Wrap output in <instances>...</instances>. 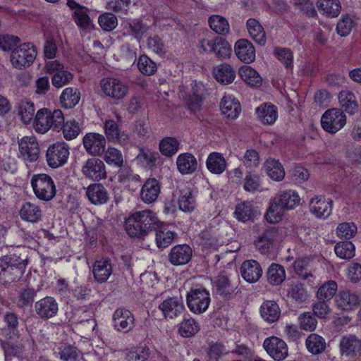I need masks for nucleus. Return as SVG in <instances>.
<instances>
[{
    "mask_svg": "<svg viewBox=\"0 0 361 361\" xmlns=\"http://www.w3.org/2000/svg\"><path fill=\"white\" fill-rule=\"evenodd\" d=\"M156 214L149 209L135 212L125 221L126 233L133 238H145L159 224Z\"/></svg>",
    "mask_w": 361,
    "mask_h": 361,
    "instance_id": "1",
    "label": "nucleus"
},
{
    "mask_svg": "<svg viewBox=\"0 0 361 361\" xmlns=\"http://www.w3.org/2000/svg\"><path fill=\"white\" fill-rule=\"evenodd\" d=\"M300 198L293 190L279 192L271 200L269 207L265 214L267 221L277 223L282 219L285 210L293 209L298 205Z\"/></svg>",
    "mask_w": 361,
    "mask_h": 361,
    "instance_id": "2",
    "label": "nucleus"
},
{
    "mask_svg": "<svg viewBox=\"0 0 361 361\" xmlns=\"http://www.w3.org/2000/svg\"><path fill=\"white\" fill-rule=\"evenodd\" d=\"M27 259L16 255L0 258V283L13 282L24 274Z\"/></svg>",
    "mask_w": 361,
    "mask_h": 361,
    "instance_id": "3",
    "label": "nucleus"
},
{
    "mask_svg": "<svg viewBox=\"0 0 361 361\" xmlns=\"http://www.w3.org/2000/svg\"><path fill=\"white\" fill-rule=\"evenodd\" d=\"M31 185L36 197L44 201H50L56 195V189L51 176L45 173L34 175Z\"/></svg>",
    "mask_w": 361,
    "mask_h": 361,
    "instance_id": "4",
    "label": "nucleus"
},
{
    "mask_svg": "<svg viewBox=\"0 0 361 361\" xmlns=\"http://www.w3.org/2000/svg\"><path fill=\"white\" fill-rule=\"evenodd\" d=\"M209 293L203 287L192 288L187 294V305L194 313L204 312L210 303Z\"/></svg>",
    "mask_w": 361,
    "mask_h": 361,
    "instance_id": "5",
    "label": "nucleus"
},
{
    "mask_svg": "<svg viewBox=\"0 0 361 361\" xmlns=\"http://www.w3.org/2000/svg\"><path fill=\"white\" fill-rule=\"evenodd\" d=\"M346 123V117L340 109H328L323 114L321 123L323 129L330 133H335L341 129Z\"/></svg>",
    "mask_w": 361,
    "mask_h": 361,
    "instance_id": "6",
    "label": "nucleus"
},
{
    "mask_svg": "<svg viewBox=\"0 0 361 361\" xmlns=\"http://www.w3.org/2000/svg\"><path fill=\"white\" fill-rule=\"evenodd\" d=\"M69 156V147L65 142H56L51 145L46 154L48 165L58 168L66 163Z\"/></svg>",
    "mask_w": 361,
    "mask_h": 361,
    "instance_id": "7",
    "label": "nucleus"
},
{
    "mask_svg": "<svg viewBox=\"0 0 361 361\" xmlns=\"http://www.w3.org/2000/svg\"><path fill=\"white\" fill-rule=\"evenodd\" d=\"M37 56L35 47H16L11 54V62L16 68L30 66Z\"/></svg>",
    "mask_w": 361,
    "mask_h": 361,
    "instance_id": "8",
    "label": "nucleus"
},
{
    "mask_svg": "<svg viewBox=\"0 0 361 361\" xmlns=\"http://www.w3.org/2000/svg\"><path fill=\"white\" fill-rule=\"evenodd\" d=\"M263 347L269 355L276 361H281L288 356V346L284 341L276 336L267 338Z\"/></svg>",
    "mask_w": 361,
    "mask_h": 361,
    "instance_id": "9",
    "label": "nucleus"
},
{
    "mask_svg": "<svg viewBox=\"0 0 361 361\" xmlns=\"http://www.w3.org/2000/svg\"><path fill=\"white\" fill-rule=\"evenodd\" d=\"M208 23L210 28L216 34L221 36L216 37L212 43H208V45H228L229 43L222 37L228 34L230 31V26L228 20L223 16L213 15L208 19Z\"/></svg>",
    "mask_w": 361,
    "mask_h": 361,
    "instance_id": "10",
    "label": "nucleus"
},
{
    "mask_svg": "<svg viewBox=\"0 0 361 361\" xmlns=\"http://www.w3.org/2000/svg\"><path fill=\"white\" fill-rule=\"evenodd\" d=\"M20 156L29 162L37 160L39 147L37 139L33 136H25L18 141Z\"/></svg>",
    "mask_w": 361,
    "mask_h": 361,
    "instance_id": "11",
    "label": "nucleus"
},
{
    "mask_svg": "<svg viewBox=\"0 0 361 361\" xmlns=\"http://www.w3.org/2000/svg\"><path fill=\"white\" fill-rule=\"evenodd\" d=\"M84 176L94 181L106 178V172L104 162L98 158L88 159L82 166Z\"/></svg>",
    "mask_w": 361,
    "mask_h": 361,
    "instance_id": "12",
    "label": "nucleus"
},
{
    "mask_svg": "<svg viewBox=\"0 0 361 361\" xmlns=\"http://www.w3.org/2000/svg\"><path fill=\"white\" fill-rule=\"evenodd\" d=\"M159 309L166 319H173L182 314L185 306L181 298L169 297L159 305Z\"/></svg>",
    "mask_w": 361,
    "mask_h": 361,
    "instance_id": "13",
    "label": "nucleus"
},
{
    "mask_svg": "<svg viewBox=\"0 0 361 361\" xmlns=\"http://www.w3.org/2000/svg\"><path fill=\"white\" fill-rule=\"evenodd\" d=\"M104 93L114 99H123L128 93V87L116 78H104L101 81Z\"/></svg>",
    "mask_w": 361,
    "mask_h": 361,
    "instance_id": "14",
    "label": "nucleus"
},
{
    "mask_svg": "<svg viewBox=\"0 0 361 361\" xmlns=\"http://www.w3.org/2000/svg\"><path fill=\"white\" fill-rule=\"evenodd\" d=\"M35 310L40 319L47 320L56 315L59 305L53 297L47 296L35 302Z\"/></svg>",
    "mask_w": 361,
    "mask_h": 361,
    "instance_id": "15",
    "label": "nucleus"
},
{
    "mask_svg": "<svg viewBox=\"0 0 361 361\" xmlns=\"http://www.w3.org/2000/svg\"><path fill=\"white\" fill-rule=\"evenodd\" d=\"M238 282L232 281L224 274H219L214 282L215 292L224 299L229 300L235 295Z\"/></svg>",
    "mask_w": 361,
    "mask_h": 361,
    "instance_id": "16",
    "label": "nucleus"
},
{
    "mask_svg": "<svg viewBox=\"0 0 361 361\" xmlns=\"http://www.w3.org/2000/svg\"><path fill=\"white\" fill-rule=\"evenodd\" d=\"M134 316L128 310L118 308L113 314L114 326L118 331L129 332L134 328Z\"/></svg>",
    "mask_w": 361,
    "mask_h": 361,
    "instance_id": "17",
    "label": "nucleus"
},
{
    "mask_svg": "<svg viewBox=\"0 0 361 361\" xmlns=\"http://www.w3.org/2000/svg\"><path fill=\"white\" fill-rule=\"evenodd\" d=\"M192 256V250L188 245H177L171 248L169 261L174 266L185 265L191 260Z\"/></svg>",
    "mask_w": 361,
    "mask_h": 361,
    "instance_id": "18",
    "label": "nucleus"
},
{
    "mask_svg": "<svg viewBox=\"0 0 361 361\" xmlns=\"http://www.w3.org/2000/svg\"><path fill=\"white\" fill-rule=\"evenodd\" d=\"M83 145L89 154L99 155L104 152L106 140L101 134L90 133L84 137Z\"/></svg>",
    "mask_w": 361,
    "mask_h": 361,
    "instance_id": "19",
    "label": "nucleus"
},
{
    "mask_svg": "<svg viewBox=\"0 0 361 361\" xmlns=\"http://www.w3.org/2000/svg\"><path fill=\"white\" fill-rule=\"evenodd\" d=\"M339 347L342 355L355 357L361 352V340L353 334L343 336L340 341Z\"/></svg>",
    "mask_w": 361,
    "mask_h": 361,
    "instance_id": "20",
    "label": "nucleus"
},
{
    "mask_svg": "<svg viewBox=\"0 0 361 361\" xmlns=\"http://www.w3.org/2000/svg\"><path fill=\"white\" fill-rule=\"evenodd\" d=\"M90 202L94 205L104 204L109 200V195L106 188L101 183L90 184L86 190Z\"/></svg>",
    "mask_w": 361,
    "mask_h": 361,
    "instance_id": "21",
    "label": "nucleus"
},
{
    "mask_svg": "<svg viewBox=\"0 0 361 361\" xmlns=\"http://www.w3.org/2000/svg\"><path fill=\"white\" fill-rule=\"evenodd\" d=\"M160 191L159 182L155 178H149L142 185L140 192V198L147 204L153 203L157 200Z\"/></svg>",
    "mask_w": 361,
    "mask_h": 361,
    "instance_id": "22",
    "label": "nucleus"
},
{
    "mask_svg": "<svg viewBox=\"0 0 361 361\" xmlns=\"http://www.w3.org/2000/svg\"><path fill=\"white\" fill-rule=\"evenodd\" d=\"M332 200L319 196L312 198L310 202V211L318 218H326L332 212Z\"/></svg>",
    "mask_w": 361,
    "mask_h": 361,
    "instance_id": "23",
    "label": "nucleus"
},
{
    "mask_svg": "<svg viewBox=\"0 0 361 361\" xmlns=\"http://www.w3.org/2000/svg\"><path fill=\"white\" fill-rule=\"evenodd\" d=\"M336 302L340 309L348 311L359 307L360 300L359 296L350 290L339 292L336 295Z\"/></svg>",
    "mask_w": 361,
    "mask_h": 361,
    "instance_id": "24",
    "label": "nucleus"
},
{
    "mask_svg": "<svg viewBox=\"0 0 361 361\" xmlns=\"http://www.w3.org/2000/svg\"><path fill=\"white\" fill-rule=\"evenodd\" d=\"M243 278L249 283L257 282L262 275V269L255 260H247L240 267Z\"/></svg>",
    "mask_w": 361,
    "mask_h": 361,
    "instance_id": "25",
    "label": "nucleus"
},
{
    "mask_svg": "<svg viewBox=\"0 0 361 361\" xmlns=\"http://www.w3.org/2000/svg\"><path fill=\"white\" fill-rule=\"evenodd\" d=\"M94 279L100 283L106 282L112 273V265L109 259L97 260L93 265Z\"/></svg>",
    "mask_w": 361,
    "mask_h": 361,
    "instance_id": "26",
    "label": "nucleus"
},
{
    "mask_svg": "<svg viewBox=\"0 0 361 361\" xmlns=\"http://www.w3.org/2000/svg\"><path fill=\"white\" fill-rule=\"evenodd\" d=\"M176 165L181 174H191L197 170V161L192 154L183 153L178 157Z\"/></svg>",
    "mask_w": 361,
    "mask_h": 361,
    "instance_id": "27",
    "label": "nucleus"
},
{
    "mask_svg": "<svg viewBox=\"0 0 361 361\" xmlns=\"http://www.w3.org/2000/svg\"><path fill=\"white\" fill-rule=\"evenodd\" d=\"M19 214L23 220L33 224L41 221L42 216V212L39 206L30 202L22 205Z\"/></svg>",
    "mask_w": 361,
    "mask_h": 361,
    "instance_id": "28",
    "label": "nucleus"
},
{
    "mask_svg": "<svg viewBox=\"0 0 361 361\" xmlns=\"http://www.w3.org/2000/svg\"><path fill=\"white\" fill-rule=\"evenodd\" d=\"M260 314L266 322L272 323L279 319L281 310L275 301L266 300L260 307Z\"/></svg>",
    "mask_w": 361,
    "mask_h": 361,
    "instance_id": "29",
    "label": "nucleus"
},
{
    "mask_svg": "<svg viewBox=\"0 0 361 361\" xmlns=\"http://www.w3.org/2000/svg\"><path fill=\"white\" fill-rule=\"evenodd\" d=\"M105 134L109 140L118 141L121 144H126L128 141V135L121 132L114 120H108L104 126Z\"/></svg>",
    "mask_w": 361,
    "mask_h": 361,
    "instance_id": "30",
    "label": "nucleus"
},
{
    "mask_svg": "<svg viewBox=\"0 0 361 361\" xmlns=\"http://www.w3.org/2000/svg\"><path fill=\"white\" fill-rule=\"evenodd\" d=\"M213 74L215 79L224 85L231 83L235 78V71L226 63H222L214 68Z\"/></svg>",
    "mask_w": 361,
    "mask_h": 361,
    "instance_id": "31",
    "label": "nucleus"
},
{
    "mask_svg": "<svg viewBox=\"0 0 361 361\" xmlns=\"http://www.w3.org/2000/svg\"><path fill=\"white\" fill-rule=\"evenodd\" d=\"M54 353L62 361H80V350L71 344L61 343L55 350Z\"/></svg>",
    "mask_w": 361,
    "mask_h": 361,
    "instance_id": "32",
    "label": "nucleus"
},
{
    "mask_svg": "<svg viewBox=\"0 0 361 361\" xmlns=\"http://www.w3.org/2000/svg\"><path fill=\"white\" fill-rule=\"evenodd\" d=\"M276 237V231L274 228L264 231L255 241L256 248L262 254L268 252L272 247L273 242Z\"/></svg>",
    "mask_w": 361,
    "mask_h": 361,
    "instance_id": "33",
    "label": "nucleus"
},
{
    "mask_svg": "<svg viewBox=\"0 0 361 361\" xmlns=\"http://www.w3.org/2000/svg\"><path fill=\"white\" fill-rule=\"evenodd\" d=\"M221 109L224 114L231 118H236L241 110L239 102L231 95H225L223 97Z\"/></svg>",
    "mask_w": 361,
    "mask_h": 361,
    "instance_id": "34",
    "label": "nucleus"
},
{
    "mask_svg": "<svg viewBox=\"0 0 361 361\" xmlns=\"http://www.w3.org/2000/svg\"><path fill=\"white\" fill-rule=\"evenodd\" d=\"M206 166L212 173L221 174L226 167V162L221 154L218 152L210 153L207 159Z\"/></svg>",
    "mask_w": 361,
    "mask_h": 361,
    "instance_id": "35",
    "label": "nucleus"
},
{
    "mask_svg": "<svg viewBox=\"0 0 361 361\" xmlns=\"http://www.w3.org/2000/svg\"><path fill=\"white\" fill-rule=\"evenodd\" d=\"M204 97V90L202 88V85H195L192 87V94L189 96L187 105L190 111L196 114L197 112L200 111L202 104V100Z\"/></svg>",
    "mask_w": 361,
    "mask_h": 361,
    "instance_id": "36",
    "label": "nucleus"
},
{
    "mask_svg": "<svg viewBox=\"0 0 361 361\" xmlns=\"http://www.w3.org/2000/svg\"><path fill=\"white\" fill-rule=\"evenodd\" d=\"M50 111L47 109L39 110L35 117L34 128L37 132L45 133L51 128L50 121Z\"/></svg>",
    "mask_w": 361,
    "mask_h": 361,
    "instance_id": "37",
    "label": "nucleus"
},
{
    "mask_svg": "<svg viewBox=\"0 0 361 361\" xmlns=\"http://www.w3.org/2000/svg\"><path fill=\"white\" fill-rule=\"evenodd\" d=\"M247 28L252 39L258 44L264 45L266 42V35L260 23L254 18L247 21Z\"/></svg>",
    "mask_w": 361,
    "mask_h": 361,
    "instance_id": "38",
    "label": "nucleus"
},
{
    "mask_svg": "<svg viewBox=\"0 0 361 361\" xmlns=\"http://www.w3.org/2000/svg\"><path fill=\"white\" fill-rule=\"evenodd\" d=\"M265 171L273 180H281L285 176V171L282 164L277 160L269 159L264 164Z\"/></svg>",
    "mask_w": 361,
    "mask_h": 361,
    "instance_id": "39",
    "label": "nucleus"
},
{
    "mask_svg": "<svg viewBox=\"0 0 361 361\" xmlns=\"http://www.w3.org/2000/svg\"><path fill=\"white\" fill-rule=\"evenodd\" d=\"M266 274L268 282L271 285H280L286 279L285 269L283 266L278 264H271Z\"/></svg>",
    "mask_w": 361,
    "mask_h": 361,
    "instance_id": "40",
    "label": "nucleus"
},
{
    "mask_svg": "<svg viewBox=\"0 0 361 361\" xmlns=\"http://www.w3.org/2000/svg\"><path fill=\"white\" fill-rule=\"evenodd\" d=\"M80 99V93L77 89L67 87L63 91L60 97V102L63 107L71 109L79 102Z\"/></svg>",
    "mask_w": 361,
    "mask_h": 361,
    "instance_id": "41",
    "label": "nucleus"
},
{
    "mask_svg": "<svg viewBox=\"0 0 361 361\" xmlns=\"http://www.w3.org/2000/svg\"><path fill=\"white\" fill-rule=\"evenodd\" d=\"M317 6L319 10L323 11L324 14L331 18L338 16L341 9L338 0H319Z\"/></svg>",
    "mask_w": 361,
    "mask_h": 361,
    "instance_id": "42",
    "label": "nucleus"
},
{
    "mask_svg": "<svg viewBox=\"0 0 361 361\" xmlns=\"http://www.w3.org/2000/svg\"><path fill=\"white\" fill-rule=\"evenodd\" d=\"M339 102L344 110L350 114H354L358 109L355 96L350 91H341L338 95Z\"/></svg>",
    "mask_w": 361,
    "mask_h": 361,
    "instance_id": "43",
    "label": "nucleus"
},
{
    "mask_svg": "<svg viewBox=\"0 0 361 361\" xmlns=\"http://www.w3.org/2000/svg\"><path fill=\"white\" fill-rule=\"evenodd\" d=\"M241 78L250 86H259L262 84V78L259 74L251 66H243L239 69Z\"/></svg>",
    "mask_w": 361,
    "mask_h": 361,
    "instance_id": "44",
    "label": "nucleus"
},
{
    "mask_svg": "<svg viewBox=\"0 0 361 361\" xmlns=\"http://www.w3.org/2000/svg\"><path fill=\"white\" fill-rule=\"evenodd\" d=\"M259 119L264 124H272L277 118L276 108L274 105H262L257 109Z\"/></svg>",
    "mask_w": 361,
    "mask_h": 361,
    "instance_id": "45",
    "label": "nucleus"
},
{
    "mask_svg": "<svg viewBox=\"0 0 361 361\" xmlns=\"http://www.w3.org/2000/svg\"><path fill=\"white\" fill-rule=\"evenodd\" d=\"M159 158V154L158 152L140 149L135 159L142 166L150 169L156 164V161Z\"/></svg>",
    "mask_w": 361,
    "mask_h": 361,
    "instance_id": "46",
    "label": "nucleus"
},
{
    "mask_svg": "<svg viewBox=\"0 0 361 361\" xmlns=\"http://www.w3.org/2000/svg\"><path fill=\"white\" fill-rule=\"evenodd\" d=\"M156 230V243L159 248H165L169 246L176 234L167 228L161 227Z\"/></svg>",
    "mask_w": 361,
    "mask_h": 361,
    "instance_id": "47",
    "label": "nucleus"
},
{
    "mask_svg": "<svg viewBox=\"0 0 361 361\" xmlns=\"http://www.w3.org/2000/svg\"><path fill=\"white\" fill-rule=\"evenodd\" d=\"M305 344L307 350L314 355L321 353L326 348L324 339L316 334H311L306 339Z\"/></svg>",
    "mask_w": 361,
    "mask_h": 361,
    "instance_id": "48",
    "label": "nucleus"
},
{
    "mask_svg": "<svg viewBox=\"0 0 361 361\" xmlns=\"http://www.w3.org/2000/svg\"><path fill=\"white\" fill-rule=\"evenodd\" d=\"M200 329V324L192 318L185 319L179 326V333L185 338L195 335Z\"/></svg>",
    "mask_w": 361,
    "mask_h": 361,
    "instance_id": "49",
    "label": "nucleus"
},
{
    "mask_svg": "<svg viewBox=\"0 0 361 361\" xmlns=\"http://www.w3.org/2000/svg\"><path fill=\"white\" fill-rule=\"evenodd\" d=\"M179 209L183 212H192L195 209V200L190 190H183L178 199Z\"/></svg>",
    "mask_w": 361,
    "mask_h": 361,
    "instance_id": "50",
    "label": "nucleus"
},
{
    "mask_svg": "<svg viewBox=\"0 0 361 361\" xmlns=\"http://www.w3.org/2000/svg\"><path fill=\"white\" fill-rule=\"evenodd\" d=\"M336 283L334 281H329L318 289L317 293V299L329 302L336 294Z\"/></svg>",
    "mask_w": 361,
    "mask_h": 361,
    "instance_id": "51",
    "label": "nucleus"
},
{
    "mask_svg": "<svg viewBox=\"0 0 361 361\" xmlns=\"http://www.w3.org/2000/svg\"><path fill=\"white\" fill-rule=\"evenodd\" d=\"M334 250L336 255L342 259H349L355 256V246L350 241L338 243Z\"/></svg>",
    "mask_w": 361,
    "mask_h": 361,
    "instance_id": "52",
    "label": "nucleus"
},
{
    "mask_svg": "<svg viewBox=\"0 0 361 361\" xmlns=\"http://www.w3.org/2000/svg\"><path fill=\"white\" fill-rule=\"evenodd\" d=\"M179 143L174 137H166L159 144V149L162 154L171 157L178 149Z\"/></svg>",
    "mask_w": 361,
    "mask_h": 361,
    "instance_id": "53",
    "label": "nucleus"
},
{
    "mask_svg": "<svg viewBox=\"0 0 361 361\" xmlns=\"http://www.w3.org/2000/svg\"><path fill=\"white\" fill-rule=\"evenodd\" d=\"M311 260L309 258L298 259L294 262V270L297 275L301 279H306L311 276Z\"/></svg>",
    "mask_w": 361,
    "mask_h": 361,
    "instance_id": "54",
    "label": "nucleus"
},
{
    "mask_svg": "<svg viewBox=\"0 0 361 361\" xmlns=\"http://www.w3.org/2000/svg\"><path fill=\"white\" fill-rule=\"evenodd\" d=\"M34 104L30 101H22L19 104V115L24 123H28L35 115Z\"/></svg>",
    "mask_w": 361,
    "mask_h": 361,
    "instance_id": "55",
    "label": "nucleus"
},
{
    "mask_svg": "<svg viewBox=\"0 0 361 361\" xmlns=\"http://www.w3.org/2000/svg\"><path fill=\"white\" fill-rule=\"evenodd\" d=\"M238 58L245 63H250L255 59V47H234Z\"/></svg>",
    "mask_w": 361,
    "mask_h": 361,
    "instance_id": "56",
    "label": "nucleus"
},
{
    "mask_svg": "<svg viewBox=\"0 0 361 361\" xmlns=\"http://www.w3.org/2000/svg\"><path fill=\"white\" fill-rule=\"evenodd\" d=\"M104 159L108 164L116 167H121L123 164L122 154L116 148H109L104 153Z\"/></svg>",
    "mask_w": 361,
    "mask_h": 361,
    "instance_id": "57",
    "label": "nucleus"
},
{
    "mask_svg": "<svg viewBox=\"0 0 361 361\" xmlns=\"http://www.w3.org/2000/svg\"><path fill=\"white\" fill-rule=\"evenodd\" d=\"M98 22L100 27L105 31H111L118 25V19L111 13H104L99 16Z\"/></svg>",
    "mask_w": 361,
    "mask_h": 361,
    "instance_id": "58",
    "label": "nucleus"
},
{
    "mask_svg": "<svg viewBox=\"0 0 361 361\" xmlns=\"http://www.w3.org/2000/svg\"><path fill=\"white\" fill-rule=\"evenodd\" d=\"M274 54L286 68L292 67L293 55L290 49L286 47H277L275 49Z\"/></svg>",
    "mask_w": 361,
    "mask_h": 361,
    "instance_id": "59",
    "label": "nucleus"
},
{
    "mask_svg": "<svg viewBox=\"0 0 361 361\" xmlns=\"http://www.w3.org/2000/svg\"><path fill=\"white\" fill-rule=\"evenodd\" d=\"M63 134L66 140H71L80 133V129L75 121H68L62 126Z\"/></svg>",
    "mask_w": 361,
    "mask_h": 361,
    "instance_id": "60",
    "label": "nucleus"
},
{
    "mask_svg": "<svg viewBox=\"0 0 361 361\" xmlns=\"http://www.w3.org/2000/svg\"><path fill=\"white\" fill-rule=\"evenodd\" d=\"M300 326L305 331H312L316 329L317 321L310 312H304L298 317Z\"/></svg>",
    "mask_w": 361,
    "mask_h": 361,
    "instance_id": "61",
    "label": "nucleus"
},
{
    "mask_svg": "<svg viewBox=\"0 0 361 361\" xmlns=\"http://www.w3.org/2000/svg\"><path fill=\"white\" fill-rule=\"evenodd\" d=\"M235 214L237 219L243 222L249 221L252 215V209L250 203L243 202L236 206Z\"/></svg>",
    "mask_w": 361,
    "mask_h": 361,
    "instance_id": "62",
    "label": "nucleus"
},
{
    "mask_svg": "<svg viewBox=\"0 0 361 361\" xmlns=\"http://www.w3.org/2000/svg\"><path fill=\"white\" fill-rule=\"evenodd\" d=\"M130 30L131 35L137 39V43L142 42V39L146 36L147 27L140 20H135L130 23Z\"/></svg>",
    "mask_w": 361,
    "mask_h": 361,
    "instance_id": "63",
    "label": "nucleus"
},
{
    "mask_svg": "<svg viewBox=\"0 0 361 361\" xmlns=\"http://www.w3.org/2000/svg\"><path fill=\"white\" fill-rule=\"evenodd\" d=\"M357 233V226L353 223H342L337 227V235L340 238L350 239Z\"/></svg>",
    "mask_w": 361,
    "mask_h": 361,
    "instance_id": "64",
    "label": "nucleus"
}]
</instances>
